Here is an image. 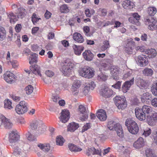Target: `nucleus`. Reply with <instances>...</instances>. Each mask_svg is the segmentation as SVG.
Returning a JSON list of instances; mask_svg holds the SVG:
<instances>
[{"instance_id":"obj_1","label":"nucleus","mask_w":157,"mask_h":157,"mask_svg":"<svg viewBox=\"0 0 157 157\" xmlns=\"http://www.w3.org/2000/svg\"><path fill=\"white\" fill-rule=\"evenodd\" d=\"M125 125L128 127L129 132L133 134H136L138 132L139 128L137 123L132 119H127L125 121Z\"/></svg>"},{"instance_id":"obj_2","label":"nucleus","mask_w":157,"mask_h":157,"mask_svg":"<svg viewBox=\"0 0 157 157\" xmlns=\"http://www.w3.org/2000/svg\"><path fill=\"white\" fill-rule=\"evenodd\" d=\"M113 100L116 106L119 109H124L127 107V103L125 97L117 96Z\"/></svg>"},{"instance_id":"obj_3","label":"nucleus","mask_w":157,"mask_h":157,"mask_svg":"<svg viewBox=\"0 0 157 157\" xmlns=\"http://www.w3.org/2000/svg\"><path fill=\"white\" fill-rule=\"evenodd\" d=\"M73 67V64L70 61L66 60L63 63L61 71L65 76H68L71 74Z\"/></svg>"},{"instance_id":"obj_4","label":"nucleus","mask_w":157,"mask_h":157,"mask_svg":"<svg viewBox=\"0 0 157 157\" xmlns=\"http://www.w3.org/2000/svg\"><path fill=\"white\" fill-rule=\"evenodd\" d=\"M94 71L92 68L89 67H85L82 69L79 73L82 76L90 78L94 75Z\"/></svg>"},{"instance_id":"obj_5","label":"nucleus","mask_w":157,"mask_h":157,"mask_svg":"<svg viewBox=\"0 0 157 157\" xmlns=\"http://www.w3.org/2000/svg\"><path fill=\"white\" fill-rule=\"evenodd\" d=\"M45 127L43 124L42 122L40 120H33L30 122L29 128L32 130L38 129L39 130L45 131Z\"/></svg>"},{"instance_id":"obj_6","label":"nucleus","mask_w":157,"mask_h":157,"mask_svg":"<svg viewBox=\"0 0 157 157\" xmlns=\"http://www.w3.org/2000/svg\"><path fill=\"white\" fill-rule=\"evenodd\" d=\"M107 126L109 129L113 130V128L116 131L117 135L120 137H123L124 136L123 130L121 125L119 123L113 124V122H108Z\"/></svg>"},{"instance_id":"obj_7","label":"nucleus","mask_w":157,"mask_h":157,"mask_svg":"<svg viewBox=\"0 0 157 157\" xmlns=\"http://www.w3.org/2000/svg\"><path fill=\"white\" fill-rule=\"evenodd\" d=\"M27 104L24 101H21L17 105L15 108L16 112L18 114H23L28 110Z\"/></svg>"},{"instance_id":"obj_8","label":"nucleus","mask_w":157,"mask_h":157,"mask_svg":"<svg viewBox=\"0 0 157 157\" xmlns=\"http://www.w3.org/2000/svg\"><path fill=\"white\" fill-rule=\"evenodd\" d=\"M78 112L79 116V119L82 121H85L88 117V113L85 107L82 105H80L78 107Z\"/></svg>"},{"instance_id":"obj_9","label":"nucleus","mask_w":157,"mask_h":157,"mask_svg":"<svg viewBox=\"0 0 157 157\" xmlns=\"http://www.w3.org/2000/svg\"><path fill=\"white\" fill-rule=\"evenodd\" d=\"M3 78L6 82L9 83L14 82L16 80L15 76L13 73L9 71L4 74Z\"/></svg>"},{"instance_id":"obj_10","label":"nucleus","mask_w":157,"mask_h":157,"mask_svg":"<svg viewBox=\"0 0 157 157\" xmlns=\"http://www.w3.org/2000/svg\"><path fill=\"white\" fill-rule=\"evenodd\" d=\"M146 141L142 137H139L133 144V147L136 149H139L143 147L145 145Z\"/></svg>"},{"instance_id":"obj_11","label":"nucleus","mask_w":157,"mask_h":157,"mask_svg":"<svg viewBox=\"0 0 157 157\" xmlns=\"http://www.w3.org/2000/svg\"><path fill=\"white\" fill-rule=\"evenodd\" d=\"M156 21L153 17L147 19L145 21V24L148 25V28L151 30H153L156 28Z\"/></svg>"},{"instance_id":"obj_12","label":"nucleus","mask_w":157,"mask_h":157,"mask_svg":"<svg viewBox=\"0 0 157 157\" xmlns=\"http://www.w3.org/2000/svg\"><path fill=\"white\" fill-rule=\"evenodd\" d=\"M137 60L138 64L141 67L145 66L148 63L147 58L146 56L143 55L139 56Z\"/></svg>"},{"instance_id":"obj_13","label":"nucleus","mask_w":157,"mask_h":157,"mask_svg":"<svg viewBox=\"0 0 157 157\" xmlns=\"http://www.w3.org/2000/svg\"><path fill=\"white\" fill-rule=\"evenodd\" d=\"M61 115L59 117L60 121L62 122L66 123L69 120L70 117L69 111L67 109L63 110L61 113Z\"/></svg>"},{"instance_id":"obj_14","label":"nucleus","mask_w":157,"mask_h":157,"mask_svg":"<svg viewBox=\"0 0 157 157\" xmlns=\"http://www.w3.org/2000/svg\"><path fill=\"white\" fill-rule=\"evenodd\" d=\"M141 109L136 108L135 109V113L136 117L141 121L145 120L146 116Z\"/></svg>"},{"instance_id":"obj_15","label":"nucleus","mask_w":157,"mask_h":157,"mask_svg":"<svg viewBox=\"0 0 157 157\" xmlns=\"http://www.w3.org/2000/svg\"><path fill=\"white\" fill-rule=\"evenodd\" d=\"M111 74L114 79L117 80L118 79V75L120 72V68L117 66H113L110 69Z\"/></svg>"},{"instance_id":"obj_16","label":"nucleus","mask_w":157,"mask_h":157,"mask_svg":"<svg viewBox=\"0 0 157 157\" xmlns=\"http://www.w3.org/2000/svg\"><path fill=\"white\" fill-rule=\"evenodd\" d=\"M134 81V78H133L130 81H126L122 85V88L123 93H126L129 90L131 86L133 84Z\"/></svg>"},{"instance_id":"obj_17","label":"nucleus","mask_w":157,"mask_h":157,"mask_svg":"<svg viewBox=\"0 0 157 157\" xmlns=\"http://www.w3.org/2000/svg\"><path fill=\"white\" fill-rule=\"evenodd\" d=\"M19 138V135L14 132H12L9 134V141L10 143H15L18 141Z\"/></svg>"},{"instance_id":"obj_18","label":"nucleus","mask_w":157,"mask_h":157,"mask_svg":"<svg viewBox=\"0 0 157 157\" xmlns=\"http://www.w3.org/2000/svg\"><path fill=\"white\" fill-rule=\"evenodd\" d=\"M147 121L148 124L152 125L154 123L157 122V113L154 112L150 116L147 117Z\"/></svg>"},{"instance_id":"obj_19","label":"nucleus","mask_w":157,"mask_h":157,"mask_svg":"<svg viewBox=\"0 0 157 157\" xmlns=\"http://www.w3.org/2000/svg\"><path fill=\"white\" fill-rule=\"evenodd\" d=\"M97 116L98 118L101 121H105L107 118L106 113L104 110L101 109L97 113Z\"/></svg>"},{"instance_id":"obj_20","label":"nucleus","mask_w":157,"mask_h":157,"mask_svg":"<svg viewBox=\"0 0 157 157\" xmlns=\"http://www.w3.org/2000/svg\"><path fill=\"white\" fill-rule=\"evenodd\" d=\"M134 47V44L132 43L128 42L125 47L124 51L128 54H131L132 53Z\"/></svg>"},{"instance_id":"obj_21","label":"nucleus","mask_w":157,"mask_h":157,"mask_svg":"<svg viewBox=\"0 0 157 157\" xmlns=\"http://www.w3.org/2000/svg\"><path fill=\"white\" fill-rule=\"evenodd\" d=\"M84 58L86 60L90 61L93 59L94 55L90 50H86L82 53Z\"/></svg>"},{"instance_id":"obj_22","label":"nucleus","mask_w":157,"mask_h":157,"mask_svg":"<svg viewBox=\"0 0 157 157\" xmlns=\"http://www.w3.org/2000/svg\"><path fill=\"white\" fill-rule=\"evenodd\" d=\"M137 85L141 89H145L147 86V83L142 79L137 78L136 80Z\"/></svg>"},{"instance_id":"obj_23","label":"nucleus","mask_w":157,"mask_h":157,"mask_svg":"<svg viewBox=\"0 0 157 157\" xmlns=\"http://www.w3.org/2000/svg\"><path fill=\"white\" fill-rule=\"evenodd\" d=\"M152 95L151 94L148 92H146L141 95V99L143 103H145L147 100L152 98Z\"/></svg>"},{"instance_id":"obj_24","label":"nucleus","mask_w":157,"mask_h":157,"mask_svg":"<svg viewBox=\"0 0 157 157\" xmlns=\"http://www.w3.org/2000/svg\"><path fill=\"white\" fill-rule=\"evenodd\" d=\"M102 95L105 98H109L113 94L112 90L108 87H105L102 91Z\"/></svg>"},{"instance_id":"obj_25","label":"nucleus","mask_w":157,"mask_h":157,"mask_svg":"<svg viewBox=\"0 0 157 157\" xmlns=\"http://www.w3.org/2000/svg\"><path fill=\"white\" fill-rule=\"evenodd\" d=\"M30 70L34 74L39 75L40 76H41L40 71V68L38 65H35L31 66Z\"/></svg>"},{"instance_id":"obj_26","label":"nucleus","mask_w":157,"mask_h":157,"mask_svg":"<svg viewBox=\"0 0 157 157\" xmlns=\"http://www.w3.org/2000/svg\"><path fill=\"white\" fill-rule=\"evenodd\" d=\"M141 109L145 114L146 115H147V116L151 113L153 111L152 107L146 105H143Z\"/></svg>"},{"instance_id":"obj_27","label":"nucleus","mask_w":157,"mask_h":157,"mask_svg":"<svg viewBox=\"0 0 157 157\" xmlns=\"http://www.w3.org/2000/svg\"><path fill=\"white\" fill-rule=\"evenodd\" d=\"M122 5L126 9L131 10L134 7L133 5L131 4V2L129 0H125L123 1Z\"/></svg>"},{"instance_id":"obj_28","label":"nucleus","mask_w":157,"mask_h":157,"mask_svg":"<svg viewBox=\"0 0 157 157\" xmlns=\"http://www.w3.org/2000/svg\"><path fill=\"white\" fill-rule=\"evenodd\" d=\"M73 38L75 41L78 43H82L84 41L82 36L79 33H74Z\"/></svg>"},{"instance_id":"obj_29","label":"nucleus","mask_w":157,"mask_h":157,"mask_svg":"<svg viewBox=\"0 0 157 157\" xmlns=\"http://www.w3.org/2000/svg\"><path fill=\"white\" fill-rule=\"evenodd\" d=\"M73 48L75 54L79 56L81 55L82 52L83 50L84 47L82 46L75 45L73 46Z\"/></svg>"},{"instance_id":"obj_30","label":"nucleus","mask_w":157,"mask_h":157,"mask_svg":"<svg viewBox=\"0 0 157 157\" xmlns=\"http://www.w3.org/2000/svg\"><path fill=\"white\" fill-rule=\"evenodd\" d=\"M145 53L148 55V57L149 58L155 57L157 55V52L156 50L153 48L147 50L145 51Z\"/></svg>"},{"instance_id":"obj_31","label":"nucleus","mask_w":157,"mask_h":157,"mask_svg":"<svg viewBox=\"0 0 157 157\" xmlns=\"http://www.w3.org/2000/svg\"><path fill=\"white\" fill-rule=\"evenodd\" d=\"M79 127V125L75 122L70 123L67 127V130L71 132H73Z\"/></svg>"},{"instance_id":"obj_32","label":"nucleus","mask_w":157,"mask_h":157,"mask_svg":"<svg viewBox=\"0 0 157 157\" xmlns=\"http://www.w3.org/2000/svg\"><path fill=\"white\" fill-rule=\"evenodd\" d=\"M26 10L22 7H20L17 9L16 13L18 18H23L26 15Z\"/></svg>"},{"instance_id":"obj_33","label":"nucleus","mask_w":157,"mask_h":157,"mask_svg":"<svg viewBox=\"0 0 157 157\" xmlns=\"http://www.w3.org/2000/svg\"><path fill=\"white\" fill-rule=\"evenodd\" d=\"M37 146L40 149L44 151L48 152L50 149V146L48 144H43L39 143L38 144Z\"/></svg>"},{"instance_id":"obj_34","label":"nucleus","mask_w":157,"mask_h":157,"mask_svg":"<svg viewBox=\"0 0 157 157\" xmlns=\"http://www.w3.org/2000/svg\"><path fill=\"white\" fill-rule=\"evenodd\" d=\"M38 55L33 53L29 58V63L30 64L36 63L37 62Z\"/></svg>"},{"instance_id":"obj_35","label":"nucleus","mask_w":157,"mask_h":157,"mask_svg":"<svg viewBox=\"0 0 157 157\" xmlns=\"http://www.w3.org/2000/svg\"><path fill=\"white\" fill-rule=\"evenodd\" d=\"M68 147L69 150L71 151H80L82 150L81 148L71 144H69Z\"/></svg>"},{"instance_id":"obj_36","label":"nucleus","mask_w":157,"mask_h":157,"mask_svg":"<svg viewBox=\"0 0 157 157\" xmlns=\"http://www.w3.org/2000/svg\"><path fill=\"white\" fill-rule=\"evenodd\" d=\"M143 74L146 76H151L153 74L152 69L146 67L142 71Z\"/></svg>"},{"instance_id":"obj_37","label":"nucleus","mask_w":157,"mask_h":157,"mask_svg":"<svg viewBox=\"0 0 157 157\" xmlns=\"http://www.w3.org/2000/svg\"><path fill=\"white\" fill-rule=\"evenodd\" d=\"M6 33L4 28L0 26V40L2 41L6 37Z\"/></svg>"},{"instance_id":"obj_38","label":"nucleus","mask_w":157,"mask_h":157,"mask_svg":"<svg viewBox=\"0 0 157 157\" xmlns=\"http://www.w3.org/2000/svg\"><path fill=\"white\" fill-rule=\"evenodd\" d=\"M59 10L61 13H67L69 11V7L66 4L61 5L60 7Z\"/></svg>"},{"instance_id":"obj_39","label":"nucleus","mask_w":157,"mask_h":157,"mask_svg":"<svg viewBox=\"0 0 157 157\" xmlns=\"http://www.w3.org/2000/svg\"><path fill=\"white\" fill-rule=\"evenodd\" d=\"M23 153L24 152L18 147H16L14 148L13 152V154L17 156L23 155Z\"/></svg>"},{"instance_id":"obj_40","label":"nucleus","mask_w":157,"mask_h":157,"mask_svg":"<svg viewBox=\"0 0 157 157\" xmlns=\"http://www.w3.org/2000/svg\"><path fill=\"white\" fill-rule=\"evenodd\" d=\"M103 44L101 48V49L102 51H104L110 47L109 42L108 40H105L103 42Z\"/></svg>"},{"instance_id":"obj_41","label":"nucleus","mask_w":157,"mask_h":157,"mask_svg":"<svg viewBox=\"0 0 157 157\" xmlns=\"http://www.w3.org/2000/svg\"><path fill=\"white\" fill-rule=\"evenodd\" d=\"M147 12L150 16H153L156 13L157 10L155 7H150L148 8Z\"/></svg>"},{"instance_id":"obj_42","label":"nucleus","mask_w":157,"mask_h":157,"mask_svg":"<svg viewBox=\"0 0 157 157\" xmlns=\"http://www.w3.org/2000/svg\"><path fill=\"white\" fill-rule=\"evenodd\" d=\"M3 124L6 128L10 129L12 126L13 124L11 122L10 120L6 118V120L3 122Z\"/></svg>"},{"instance_id":"obj_43","label":"nucleus","mask_w":157,"mask_h":157,"mask_svg":"<svg viewBox=\"0 0 157 157\" xmlns=\"http://www.w3.org/2000/svg\"><path fill=\"white\" fill-rule=\"evenodd\" d=\"M8 17L10 19V21L11 23H14L17 20V18L13 13H10L8 15Z\"/></svg>"},{"instance_id":"obj_44","label":"nucleus","mask_w":157,"mask_h":157,"mask_svg":"<svg viewBox=\"0 0 157 157\" xmlns=\"http://www.w3.org/2000/svg\"><path fill=\"white\" fill-rule=\"evenodd\" d=\"M65 140L61 136H58L56 138V144L62 146Z\"/></svg>"},{"instance_id":"obj_45","label":"nucleus","mask_w":157,"mask_h":157,"mask_svg":"<svg viewBox=\"0 0 157 157\" xmlns=\"http://www.w3.org/2000/svg\"><path fill=\"white\" fill-rule=\"evenodd\" d=\"M95 12V10L93 9L90 10L87 8L86 9L85 11V14L87 17H90L92 15H93Z\"/></svg>"},{"instance_id":"obj_46","label":"nucleus","mask_w":157,"mask_h":157,"mask_svg":"<svg viewBox=\"0 0 157 157\" xmlns=\"http://www.w3.org/2000/svg\"><path fill=\"white\" fill-rule=\"evenodd\" d=\"M4 107L8 109H11L13 108L12 106L11 101L8 99L4 101Z\"/></svg>"},{"instance_id":"obj_47","label":"nucleus","mask_w":157,"mask_h":157,"mask_svg":"<svg viewBox=\"0 0 157 157\" xmlns=\"http://www.w3.org/2000/svg\"><path fill=\"white\" fill-rule=\"evenodd\" d=\"M145 154L147 157H157L153 153L150 148H147L145 151Z\"/></svg>"},{"instance_id":"obj_48","label":"nucleus","mask_w":157,"mask_h":157,"mask_svg":"<svg viewBox=\"0 0 157 157\" xmlns=\"http://www.w3.org/2000/svg\"><path fill=\"white\" fill-rule=\"evenodd\" d=\"M98 67L100 71L105 70L109 68V65L105 63H102L98 65Z\"/></svg>"},{"instance_id":"obj_49","label":"nucleus","mask_w":157,"mask_h":157,"mask_svg":"<svg viewBox=\"0 0 157 157\" xmlns=\"http://www.w3.org/2000/svg\"><path fill=\"white\" fill-rule=\"evenodd\" d=\"M108 78V76L102 73L99 74L97 77L98 80L100 81H105Z\"/></svg>"},{"instance_id":"obj_50","label":"nucleus","mask_w":157,"mask_h":157,"mask_svg":"<svg viewBox=\"0 0 157 157\" xmlns=\"http://www.w3.org/2000/svg\"><path fill=\"white\" fill-rule=\"evenodd\" d=\"M25 90L26 93L28 94H30L33 91V87L31 85H29L25 88Z\"/></svg>"},{"instance_id":"obj_51","label":"nucleus","mask_w":157,"mask_h":157,"mask_svg":"<svg viewBox=\"0 0 157 157\" xmlns=\"http://www.w3.org/2000/svg\"><path fill=\"white\" fill-rule=\"evenodd\" d=\"M8 64L12 65L13 68H15L18 66V63L16 60L8 61H7Z\"/></svg>"},{"instance_id":"obj_52","label":"nucleus","mask_w":157,"mask_h":157,"mask_svg":"<svg viewBox=\"0 0 157 157\" xmlns=\"http://www.w3.org/2000/svg\"><path fill=\"white\" fill-rule=\"evenodd\" d=\"M41 48L37 44H33L31 46V49L34 52H37L40 50Z\"/></svg>"},{"instance_id":"obj_53","label":"nucleus","mask_w":157,"mask_h":157,"mask_svg":"<svg viewBox=\"0 0 157 157\" xmlns=\"http://www.w3.org/2000/svg\"><path fill=\"white\" fill-rule=\"evenodd\" d=\"M79 87H75L74 86H72L71 88V91L73 94L75 95H77L78 93V88Z\"/></svg>"},{"instance_id":"obj_54","label":"nucleus","mask_w":157,"mask_h":157,"mask_svg":"<svg viewBox=\"0 0 157 157\" xmlns=\"http://www.w3.org/2000/svg\"><path fill=\"white\" fill-rule=\"evenodd\" d=\"M151 90L153 94L157 96V82L153 86Z\"/></svg>"},{"instance_id":"obj_55","label":"nucleus","mask_w":157,"mask_h":157,"mask_svg":"<svg viewBox=\"0 0 157 157\" xmlns=\"http://www.w3.org/2000/svg\"><path fill=\"white\" fill-rule=\"evenodd\" d=\"M26 137H27L28 139L30 141L34 140L36 139V137L29 132L26 134Z\"/></svg>"},{"instance_id":"obj_56","label":"nucleus","mask_w":157,"mask_h":157,"mask_svg":"<svg viewBox=\"0 0 157 157\" xmlns=\"http://www.w3.org/2000/svg\"><path fill=\"white\" fill-rule=\"evenodd\" d=\"M94 150L95 151L94 148V147L89 148L86 151V155L88 156H89L91 154L94 155Z\"/></svg>"},{"instance_id":"obj_57","label":"nucleus","mask_w":157,"mask_h":157,"mask_svg":"<svg viewBox=\"0 0 157 157\" xmlns=\"http://www.w3.org/2000/svg\"><path fill=\"white\" fill-rule=\"evenodd\" d=\"M90 128V123H87L83 126L82 132H83L87 131L88 129Z\"/></svg>"},{"instance_id":"obj_58","label":"nucleus","mask_w":157,"mask_h":157,"mask_svg":"<svg viewBox=\"0 0 157 157\" xmlns=\"http://www.w3.org/2000/svg\"><path fill=\"white\" fill-rule=\"evenodd\" d=\"M128 20L130 22L133 24H135L137 25L139 24V21H136V19L132 17H129L128 19Z\"/></svg>"},{"instance_id":"obj_59","label":"nucleus","mask_w":157,"mask_h":157,"mask_svg":"<svg viewBox=\"0 0 157 157\" xmlns=\"http://www.w3.org/2000/svg\"><path fill=\"white\" fill-rule=\"evenodd\" d=\"M151 101L152 105L155 107H157V98H154Z\"/></svg>"},{"instance_id":"obj_60","label":"nucleus","mask_w":157,"mask_h":157,"mask_svg":"<svg viewBox=\"0 0 157 157\" xmlns=\"http://www.w3.org/2000/svg\"><path fill=\"white\" fill-rule=\"evenodd\" d=\"M151 129L148 128L146 129L145 130H144L143 134L145 136H147L151 134Z\"/></svg>"},{"instance_id":"obj_61","label":"nucleus","mask_w":157,"mask_h":157,"mask_svg":"<svg viewBox=\"0 0 157 157\" xmlns=\"http://www.w3.org/2000/svg\"><path fill=\"white\" fill-rule=\"evenodd\" d=\"M90 89L89 87L87 85H86L83 89V93L86 95L89 92Z\"/></svg>"},{"instance_id":"obj_62","label":"nucleus","mask_w":157,"mask_h":157,"mask_svg":"<svg viewBox=\"0 0 157 157\" xmlns=\"http://www.w3.org/2000/svg\"><path fill=\"white\" fill-rule=\"evenodd\" d=\"M132 17L136 19V21H139L140 19V16L137 13H134L132 14Z\"/></svg>"},{"instance_id":"obj_63","label":"nucleus","mask_w":157,"mask_h":157,"mask_svg":"<svg viewBox=\"0 0 157 157\" xmlns=\"http://www.w3.org/2000/svg\"><path fill=\"white\" fill-rule=\"evenodd\" d=\"M121 82L120 81L117 82L114 85H113L112 86L116 89H119L121 88Z\"/></svg>"},{"instance_id":"obj_64","label":"nucleus","mask_w":157,"mask_h":157,"mask_svg":"<svg viewBox=\"0 0 157 157\" xmlns=\"http://www.w3.org/2000/svg\"><path fill=\"white\" fill-rule=\"evenodd\" d=\"M86 85H87L89 87L90 89L92 90H93L95 86V85L93 81H91Z\"/></svg>"}]
</instances>
